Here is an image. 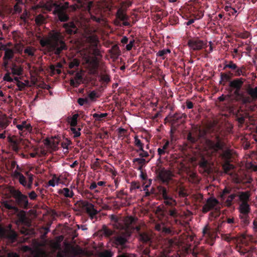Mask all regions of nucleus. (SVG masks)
I'll return each mask as SVG.
<instances>
[{
	"mask_svg": "<svg viewBox=\"0 0 257 257\" xmlns=\"http://www.w3.org/2000/svg\"><path fill=\"white\" fill-rule=\"evenodd\" d=\"M40 44L44 48L45 54L60 55L61 52L67 49V46L57 32L51 34L50 36L43 38L40 40Z\"/></svg>",
	"mask_w": 257,
	"mask_h": 257,
	"instance_id": "nucleus-1",
	"label": "nucleus"
},
{
	"mask_svg": "<svg viewBox=\"0 0 257 257\" xmlns=\"http://www.w3.org/2000/svg\"><path fill=\"white\" fill-rule=\"evenodd\" d=\"M208 148L213 152L218 153L221 151L220 155L225 162L229 161L231 157L230 150L226 149V144L218 136L215 137V140H208L206 141Z\"/></svg>",
	"mask_w": 257,
	"mask_h": 257,
	"instance_id": "nucleus-2",
	"label": "nucleus"
},
{
	"mask_svg": "<svg viewBox=\"0 0 257 257\" xmlns=\"http://www.w3.org/2000/svg\"><path fill=\"white\" fill-rule=\"evenodd\" d=\"M13 200H5L2 202V205L8 210H11L12 215H16L17 219L16 221L17 224L23 223L26 221V212L19 208L16 205L12 204Z\"/></svg>",
	"mask_w": 257,
	"mask_h": 257,
	"instance_id": "nucleus-3",
	"label": "nucleus"
},
{
	"mask_svg": "<svg viewBox=\"0 0 257 257\" xmlns=\"http://www.w3.org/2000/svg\"><path fill=\"white\" fill-rule=\"evenodd\" d=\"M229 69L231 71L232 76L246 77L247 76V69L245 66L242 65L238 66L232 61H225L224 64L223 69Z\"/></svg>",
	"mask_w": 257,
	"mask_h": 257,
	"instance_id": "nucleus-4",
	"label": "nucleus"
},
{
	"mask_svg": "<svg viewBox=\"0 0 257 257\" xmlns=\"http://www.w3.org/2000/svg\"><path fill=\"white\" fill-rule=\"evenodd\" d=\"M10 193L15 199V203L19 207L24 209L29 208V200L26 195L23 194L19 190L14 188L10 189Z\"/></svg>",
	"mask_w": 257,
	"mask_h": 257,
	"instance_id": "nucleus-5",
	"label": "nucleus"
},
{
	"mask_svg": "<svg viewBox=\"0 0 257 257\" xmlns=\"http://www.w3.org/2000/svg\"><path fill=\"white\" fill-rule=\"evenodd\" d=\"M245 80L246 79L244 78L238 77L232 79V80L229 82V86L232 90L235 99L237 101H239L243 94V93L240 92V90Z\"/></svg>",
	"mask_w": 257,
	"mask_h": 257,
	"instance_id": "nucleus-6",
	"label": "nucleus"
},
{
	"mask_svg": "<svg viewBox=\"0 0 257 257\" xmlns=\"http://www.w3.org/2000/svg\"><path fill=\"white\" fill-rule=\"evenodd\" d=\"M18 234L16 231L12 229V225L8 224L7 228L0 224V238L7 239L9 241L13 243L17 239Z\"/></svg>",
	"mask_w": 257,
	"mask_h": 257,
	"instance_id": "nucleus-7",
	"label": "nucleus"
},
{
	"mask_svg": "<svg viewBox=\"0 0 257 257\" xmlns=\"http://www.w3.org/2000/svg\"><path fill=\"white\" fill-rule=\"evenodd\" d=\"M246 92L248 95L246 96L243 93L239 100L242 104L250 103L257 100V86L252 87L249 84L246 87Z\"/></svg>",
	"mask_w": 257,
	"mask_h": 257,
	"instance_id": "nucleus-8",
	"label": "nucleus"
},
{
	"mask_svg": "<svg viewBox=\"0 0 257 257\" xmlns=\"http://www.w3.org/2000/svg\"><path fill=\"white\" fill-rule=\"evenodd\" d=\"M76 5L69 6V3L65 2L64 4H60L55 5L54 14L58 15V16H67V13L76 10Z\"/></svg>",
	"mask_w": 257,
	"mask_h": 257,
	"instance_id": "nucleus-9",
	"label": "nucleus"
},
{
	"mask_svg": "<svg viewBox=\"0 0 257 257\" xmlns=\"http://www.w3.org/2000/svg\"><path fill=\"white\" fill-rule=\"evenodd\" d=\"M157 178L163 183L168 185L173 176L172 172L164 168H159L156 171Z\"/></svg>",
	"mask_w": 257,
	"mask_h": 257,
	"instance_id": "nucleus-10",
	"label": "nucleus"
},
{
	"mask_svg": "<svg viewBox=\"0 0 257 257\" xmlns=\"http://www.w3.org/2000/svg\"><path fill=\"white\" fill-rule=\"evenodd\" d=\"M81 207L88 215L90 219H96V215L99 211L95 208L94 205L87 201H82L80 204Z\"/></svg>",
	"mask_w": 257,
	"mask_h": 257,
	"instance_id": "nucleus-11",
	"label": "nucleus"
},
{
	"mask_svg": "<svg viewBox=\"0 0 257 257\" xmlns=\"http://www.w3.org/2000/svg\"><path fill=\"white\" fill-rule=\"evenodd\" d=\"M235 120L238 122L239 127H242L245 122V119L249 117V113L244 110L239 108L235 113Z\"/></svg>",
	"mask_w": 257,
	"mask_h": 257,
	"instance_id": "nucleus-12",
	"label": "nucleus"
},
{
	"mask_svg": "<svg viewBox=\"0 0 257 257\" xmlns=\"http://www.w3.org/2000/svg\"><path fill=\"white\" fill-rule=\"evenodd\" d=\"M112 243L116 247L123 248L125 247L127 239L126 236L124 234H117L112 238Z\"/></svg>",
	"mask_w": 257,
	"mask_h": 257,
	"instance_id": "nucleus-13",
	"label": "nucleus"
},
{
	"mask_svg": "<svg viewBox=\"0 0 257 257\" xmlns=\"http://www.w3.org/2000/svg\"><path fill=\"white\" fill-rule=\"evenodd\" d=\"M187 44L192 50L199 51L203 49L206 44L198 38H194L189 40Z\"/></svg>",
	"mask_w": 257,
	"mask_h": 257,
	"instance_id": "nucleus-14",
	"label": "nucleus"
},
{
	"mask_svg": "<svg viewBox=\"0 0 257 257\" xmlns=\"http://www.w3.org/2000/svg\"><path fill=\"white\" fill-rule=\"evenodd\" d=\"M219 203V201L214 197L208 198L206 203L203 205L202 211L203 213H206L212 209H213Z\"/></svg>",
	"mask_w": 257,
	"mask_h": 257,
	"instance_id": "nucleus-15",
	"label": "nucleus"
},
{
	"mask_svg": "<svg viewBox=\"0 0 257 257\" xmlns=\"http://www.w3.org/2000/svg\"><path fill=\"white\" fill-rule=\"evenodd\" d=\"M74 18H75L74 20L76 21V24L73 22H70L64 24V27L66 29V32L70 35L76 34L78 31L77 26L81 25L78 20V17Z\"/></svg>",
	"mask_w": 257,
	"mask_h": 257,
	"instance_id": "nucleus-16",
	"label": "nucleus"
},
{
	"mask_svg": "<svg viewBox=\"0 0 257 257\" xmlns=\"http://www.w3.org/2000/svg\"><path fill=\"white\" fill-rule=\"evenodd\" d=\"M202 233L204 236H206L213 240L217 236V233L220 232L215 228L213 229L206 225L203 229Z\"/></svg>",
	"mask_w": 257,
	"mask_h": 257,
	"instance_id": "nucleus-17",
	"label": "nucleus"
},
{
	"mask_svg": "<svg viewBox=\"0 0 257 257\" xmlns=\"http://www.w3.org/2000/svg\"><path fill=\"white\" fill-rule=\"evenodd\" d=\"M100 73L99 75L100 81L102 83L107 84L110 81V76L104 65H102L100 67Z\"/></svg>",
	"mask_w": 257,
	"mask_h": 257,
	"instance_id": "nucleus-18",
	"label": "nucleus"
},
{
	"mask_svg": "<svg viewBox=\"0 0 257 257\" xmlns=\"http://www.w3.org/2000/svg\"><path fill=\"white\" fill-rule=\"evenodd\" d=\"M86 41L88 43L90 44V45L94 47H95L94 50H93V54L96 56H99L100 55V52L96 48L97 46V44L98 42V40L97 39V38L95 35H90L88 36L86 38Z\"/></svg>",
	"mask_w": 257,
	"mask_h": 257,
	"instance_id": "nucleus-19",
	"label": "nucleus"
},
{
	"mask_svg": "<svg viewBox=\"0 0 257 257\" xmlns=\"http://www.w3.org/2000/svg\"><path fill=\"white\" fill-rule=\"evenodd\" d=\"M187 115L185 113L176 112L171 117V121L173 123H182L185 121Z\"/></svg>",
	"mask_w": 257,
	"mask_h": 257,
	"instance_id": "nucleus-20",
	"label": "nucleus"
},
{
	"mask_svg": "<svg viewBox=\"0 0 257 257\" xmlns=\"http://www.w3.org/2000/svg\"><path fill=\"white\" fill-rule=\"evenodd\" d=\"M136 229L137 232H138L139 239L141 241L146 243L150 242L151 238L150 236L147 232L141 231V228L140 226H137Z\"/></svg>",
	"mask_w": 257,
	"mask_h": 257,
	"instance_id": "nucleus-21",
	"label": "nucleus"
},
{
	"mask_svg": "<svg viewBox=\"0 0 257 257\" xmlns=\"http://www.w3.org/2000/svg\"><path fill=\"white\" fill-rule=\"evenodd\" d=\"M162 198L164 200L163 203L167 206L174 207L177 204L176 201L169 194V193L165 194Z\"/></svg>",
	"mask_w": 257,
	"mask_h": 257,
	"instance_id": "nucleus-22",
	"label": "nucleus"
},
{
	"mask_svg": "<svg viewBox=\"0 0 257 257\" xmlns=\"http://www.w3.org/2000/svg\"><path fill=\"white\" fill-rule=\"evenodd\" d=\"M17 127L20 131L22 132V133H25L26 134L32 130V126L31 124L27 123L26 121H23L21 124H18Z\"/></svg>",
	"mask_w": 257,
	"mask_h": 257,
	"instance_id": "nucleus-23",
	"label": "nucleus"
},
{
	"mask_svg": "<svg viewBox=\"0 0 257 257\" xmlns=\"http://www.w3.org/2000/svg\"><path fill=\"white\" fill-rule=\"evenodd\" d=\"M237 194L241 203H248L250 196L249 191L239 192Z\"/></svg>",
	"mask_w": 257,
	"mask_h": 257,
	"instance_id": "nucleus-24",
	"label": "nucleus"
},
{
	"mask_svg": "<svg viewBox=\"0 0 257 257\" xmlns=\"http://www.w3.org/2000/svg\"><path fill=\"white\" fill-rule=\"evenodd\" d=\"M12 73L14 75L20 76L22 74L23 69L19 65H17L15 63H13L11 67Z\"/></svg>",
	"mask_w": 257,
	"mask_h": 257,
	"instance_id": "nucleus-25",
	"label": "nucleus"
},
{
	"mask_svg": "<svg viewBox=\"0 0 257 257\" xmlns=\"http://www.w3.org/2000/svg\"><path fill=\"white\" fill-rule=\"evenodd\" d=\"M149 160L146 161L145 159L141 158H135L133 160V162L134 163H137L138 167H136V168L139 170H141L143 167H144L149 162Z\"/></svg>",
	"mask_w": 257,
	"mask_h": 257,
	"instance_id": "nucleus-26",
	"label": "nucleus"
},
{
	"mask_svg": "<svg viewBox=\"0 0 257 257\" xmlns=\"http://www.w3.org/2000/svg\"><path fill=\"white\" fill-rule=\"evenodd\" d=\"M2 47L4 48L5 51V55L3 57L4 60H11L12 59L14 56V51L11 49L7 48L5 45H3Z\"/></svg>",
	"mask_w": 257,
	"mask_h": 257,
	"instance_id": "nucleus-27",
	"label": "nucleus"
},
{
	"mask_svg": "<svg viewBox=\"0 0 257 257\" xmlns=\"http://www.w3.org/2000/svg\"><path fill=\"white\" fill-rule=\"evenodd\" d=\"M239 214H248L250 212V207L248 203H241L239 206Z\"/></svg>",
	"mask_w": 257,
	"mask_h": 257,
	"instance_id": "nucleus-28",
	"label": "nucleus"
},
{
	"mask_svg": "<svg viewBox=\"0 0 257 257\" xmlns=\"http://www.w3.org/2000/svg\"><path fill=\"white\" fill-rule=\"evenodd\" d=\"M199 167L202 168L203 170L207 173L210 171V166L208 161L202 158L199 163Z\"/></svg>",
	"mask_w": 257,
	"mask_h": 257,
	"instance_id": "nucleus-29",
	"label": "nucleus"
},
{
	"mask_svg": "<svg viewBox=\"0 0 257 257\" xmlns=\"http://www.w3.org/2000/svg\"><path fill=\"white\" fill-rule=\"evenodd\" d=\"M58 193L60 194H63L67 198H72L74 195L73 191L68 188H64L62 189L59 190Z\"/></svg>",
	"mask_w": 257,
	"mask_h": 257,
	"instance_id": "nucleus-30",
	"label": "nucleus"
},
{
	"mask_svg": "<svg viewBox=\"0 0 257 257\" xmlns=\"http://www.w3.org/2000/svg\"><path fill=\"white\" fill-rule=\"evenodd\" d=\"M110 219L111 222L113 223V226L117 229L121 227L122 225L121 224L120 221V219L115 215H111L110 216Z\"/></svg>",
	"mask_w": 257,
	"mask_h": 257,
	"instance_id": "nucleus-31",
	"label": "nucleus"
},
{
	"mask_svg": "<svg viewBox=\"0 0 257 257\" xmlns=\"http://www.w3.org/2000/svg\"><path fill=\"white\" fill-rule=\"evenodd\" d=\"M254 248L253 246H249L246 247H242L240 249V252L242 254L247 253L246 257H251L253 252Z\"/></svg>",
	"mask_w": 257,
	"mask_h": 257,
	"instance_id": "nucleus-32",
	"label": "nucleus"
},
{
	"mask_svg": "<svg viewBox=\"0 0 257 257\" xmlns=\"http://www.w3.org/2000/svg\"><path fill=\"white\" fill-rule=\"evenodd\" d=\"M79 117L78 113L74 114L71 117H68V122L70 124L71 127H76L77 125V119Z\"/></svg>",
	"mask_w": 257,
	"mask_h": 257,
	"instance_id": "nucleus-33",
	"label": "nucleus"
},
{
	"mask_svg": "<svg viewBox=\"0 0 257 257\" xmlns=\"http://www.w3.org/2000/svg\"><path fill=\"white\" fill-rule=\"evenodd\" d=\"M101 235H104L105 237H109L113 234V231L104 225H103L101 229L99 230Z\"/></svg>",
	"mask_w": 257,
	"mask_h": 257,
	"instance_id": "nucleus-34",
	"label": "nucleus"
},
{
	"mask_svg": "<svg viewBox=\"0 0 257 257\" xmlns=\"http://www.w3.org/2000/svg\"><path fill=\"white\" fill-rule=\"evenodd\" d=\"M234 168V166L229 163V161L225 162L222 165V169L225 173L229 174L230 171Z\"/></svg>",
	"mask_w": 257,
	"mask_h": 257,
	"instance_id": "nucleus-35",
	"label": "nucleus"
},
{
	"mask_svg": "<svg viewBox=\"0 0 257 257\" xmlns=\"http://www.w3.org/2000/svg\"><path fill=\"white\" fill-rule=\"evenodd\" d=\"M241 224L242 226H247L249 223V217L248 214H239Z\"/></svg>",
	"mask_w": 257,
	"mask_h": 257,
	"instance_id": "nucleus-36",
	"label": "nucleus"
},
{
	"mask_svg": "<svg viewBox=\"0 0 257 257\" xmlns=\"http://www.w3.org/2000/svg\"><path fill=\"white\" fill-rule=\"evenodd\" d=\"M88 62L89 63L90 68H99V61L96 57H93L90 60H88Z\"/></svg>",
	"mask_w": 257,
	"mask_h": 257,
	"instance_id": "nucleus-37",
	"label": "nucleus"
},
{
	"mask_svg": "<svg viewBox=\"0 0 257 257\" xmlns=\"http://www.w3.org/2000/svg\"><path fill=\"white\" fill-rule=\"evenodd\" d=\"M107 116V113H95L92 114V116L95 118V121H100L103 120Z\"/></svg>",
	"mask_w": 257,
	"mask_h": 257,
	"instance_id": "nucleus-38",
	"label": "nucleus"
},
{
	"mask_svg": "<svg viewBox=\"0 0 257 257\" xmlns=\"http://www.w3.org/2000/svg\"><path fill=\"white\" fill-rule=\"evenodd\" d=\"M26 175L27 176V178L28 179V189H31L32 188V184L33 183L34 180V175L31 173H30L29 172H26Z\"/></svg>",
	"mask_w": 257,
	"mask_h": 257,
	"instance_id": "nucleus-39",
	"label": "nucleus"
},
{
	"mask_svg": "<svg viewBox=\"0 0 257 257\" xmlns=\"http://www.w3.org/2000/svg\"><path fill=\"white\" fill-rule=\"evenodd\" d=\"M135 145L138 148V149L136 150L137 153H139L140 150H142V148H144V144L142 143L138 136L135 137Z\"/></svg>",
	"mask_w": 257,
	"mask_h": 257,
	"instance_id": "nucleus-40",
	"label": "nucleus"
},
{
	"mask_svg": "<svg viewBox=\"0 0 257 257\" xmlns=\"http://www.w3.org/2000/svg\"><path fill=\"white\" fill-rule=\"evenodd\" d=\"M120 53L118 47L116 45L113 46L111 50L112 57L117 58Z\"/></svg>",
	"mask_w": 257,
	"mask_h": 257,
	"instance_id": "nucleus-41",
	"label": "nucleus"
},
{
	"mask_svg": "<svg viewBox=\"0 0 257 257\" xmlns=\"http://www.w3.org/2000/svg\"><path fill=\"white\" fill-rule=\"evenodd\" d=\"M226 222L231 224L232 227H237L238 225V220L234 217H227L226 220Z\"/></svg>",
	"mask_w": 257,
	"mask_h": 257,
	"instance_id": "nucleus-42",
	"label": "nucleus"
},
{
	"mask_svg": "<svg viewBox=\"0 0 257 257\" xmlns=\"http://www.w3.org/2000/svg\"><path fill=\"white\" fill-rule=\"evenodd\" d=\"M170 52L171 51L169 49H163L161 50H159L157 52V56L161 57L163 59H164L166 57V55L167 54L170 53Z\"/></svg>",
	"mask_w": 257,
	"mask_h": 257,
	"instance_id": "nucleus-43",
	"label": "nucleus"
},
{
	"mask_svg": "<svg viewBox=\"0 0 257 257\" xmlns=\"http://www.w3.org/2000/svg\"><path fill=\"white\" fill-rule=\"evenodd\" d=\"M113 253L110 250H104L99 253V257H112Z\"/></svg>",
	"mask_w": 257,
	"mask_h": 257,
	"instance_id": "nucleus-44",
	"label": "nucleus"
},
{
	"mask_svg": "<svg viewBox=\"0 0 257 257\" xmlns=\"http://www.w3.org/2000/svg\"><path fill=\"white\" fill-rule=\"evenodd\" d=\"M158 193L160 196L162 197L165 194L169 193V190L165 187L162 186H159L158 187Z\"/></svg>",
	"mask_w": 257,
	"mask_h": 257,
	"instance_id": "nucleus-45",
	"label": "nucleus"
},
{
	"mask_svg": "<svg viewBox=\"0 0 257 257\" xmlns=\"http://www.w3.org/2000/svg\"><path fill=\"white\" fill-rule=\"evenodd\" d=\"M60 182V179L57 177L56 175H54L52 179L48 181V185L49 186L54 187L55 186L56 182L58 184Z\"/></svg>",
	"mask_w": 257,
	"mask_h": 257,
	"instance_id": "nucleus-46",
	"label": "nucleus"
},
{
	"mask_svg": "<svg viewBox=\"0 0 257 257\" xmlns=\"http://www.w3.org/2000/svg\"><path fill=\"white\" fill-rule=\"evenodd\" d=\"M70 130L74 135V138L79 137L81 135V133L80 132L81 128L79 127L77 128H76L75 127H71Z\"/></svg>",
	"mask_w": 257,
	"mask_h": 257,
	"instance_id": "nucleus-47",
	"label": "nucleus"
},
{
	"mask_svg": "<svg viewBox=\"0 0 257 257\" xmlns=\"http://www.w3.org/2000/svg\"><path fill=\"white\" fill-rule=\"evenodd\" d=\"M220 79H221V81H224L225 82H227V81H231L230 79H231V76L227 74V73H221L220 74Z\"/></svg>",
	"mask_w": 257,
	"mask_h": 257,
	"instance_id": "nucleus-48",
	"label": "nucleus"
},
{
	"mask_svg": "<svg viewBox=\"0 0 257 257\" xmlns=\"http://www.w3.org/2000/svg\"><path fill=\"white\" fill-rule=\"evenodd\" d=\"M35 49L32 47H27L25 50H24V53L26 54H27L29 56L32 57L34 56V52H35Z\"/></svg>",
	"mask_w": 257,
	"mask_h": 257,
	"instance_id": "nucleus-49",
	"label": "nucleus"
},
{
	"mask_svg": "<svg viewBox=\"0 0 257 257\" xmlns=\"http://www.w3.org/2000/svg\"><path fill=\"white\" fill-rule=\"evenodd\" d=\"M90 190H94L95 193H99L101 191V188L100 187H97V184L95 182H93L91 183L89 187Z\"/></svg>",
	"mask_w": 257,
	"mask_h": 257,
	"instance_id": "nucleus-50",
	"label": "nucleus"
},
{
	"mask_svg": "<svg viewBox=\"0 0 257 257\" xmlns=\"http://www.w3.org/2000/svg\"><path fill=\"white\" fill-rule=\"evenodd\" d=\"M19 183L24 187H26L28 189V183L27 178L23 175H22L19 179Z\"/></svg>",
	"mask_w": 257,
	"mask_h": 257,
	"instance_id": "nucleus-51",
	"label": "nucleus"
},
{
	"mask_svg": "<svg viewBox=\"0 0 257 257\" xmlns=\"http://www.w3.org/2000/svg\"><path fill=\"white\" fill-rule=\"evenodd\" d=\"M174 207H171L172 208L168 210V214L172 217H176L178 216V212Z\"/></svg>",
	"mask_w": 257,
	"mask_h": 257,
	"instance_id": "nucleus-52",
	"label": "nucleus"
},
{
	"mask_svg": "<svg viewBox=\"0 0 257 257\" xmlns=\"http://www.w3.org/2000/svg\"><path fill=\"white\" fill-rule=\"evenodd\" d=\"M79 61L78 60L74 59L69 63V68L70 69H72L76 67H78L79 65Z\"/></svg>",
	"mask_w": 257,
	"mask_h": 257,
	"instance_id": "nucleus-53",
	"label": "nucleus"
},
{
	"mask_svg": "<svg viewBox=\"0 0 257 257\" xmlns=\"http://www.w3.org/2000/svg\"><path fill=\"white\" fill-rule=\"evenodd\" d=\"M99 97V95L94 90L91 91L88 94V97L91 101H94L96 98H98Z\"/></svg>",
	"mask_w": 257,
	"mask_h": 257,
	"instance_id": "nucleus-54",
	"label": "nucleus"
},
{
	"mask_svg": "<svg viewBox=\"0 0 257 257\" xmlns=\"http://www.w3.org/2000/svg\"><path fill=\"white\" fill-rule=\"evenodd\" d=\"M71 252L74 255H78L81 253L82 249L79 246H77V247H72Z\"/></svg>",
	"mask_w": 257,
	"mask_h": 257,
	"instance_id": "nucleus-55",
	"label": "nucleus"
},
{
	"mask_svg": "<svg viewBox=\"0 0 257 257\" xmlns=\"http://www.w3.org/2000/svg\"><path fill=\"white\" fill-rule=\"evenodd\" d=\"M220 215V210L219 209L215 208L213 211L210 213V216L211 217L216 218Z\"/></svg>",
	"mask_w": 257,
	"mask_h": 257,
	"instance_id": "nucleus-56",
	"label": "nucleus"
},
{
	"mask_svg": "<svg viewBox=\"0 0 257 257\" xmlns=\"http://www.w3.org/2000/svg\"><path fill=\"white\" fill-rule=\"evenodd\" d=\"M237 196V194H232L228 196V198L226 200V202L228 205H230L231 204L232 201L235 199L236 197Z\"/></svg>",
	"mask_w": 257,
	"mask_h": 257,
	"instance_id": "nucleus-57",
	"label": "nucleus"
},
{
	"mask_svg": "<svg viewBox=\"0 0 257 257\" xmlns=\"http://www.w3.org/2000/svg\"><path fill=\"white\" fill-rule=\"evenodd\" d=\"M187 140L192 143H195L197 141V138L193 137L191 133H189L187 135Z\"/></svg>",
	"mask_w": 257,
	"mask_h": 257,
	"instance_id": "nucleus-58",
	"label": "nucleus"
},
{
	"mask_svg": "<svg viewBox=\"0 0 257 257\" xmlns=\"http://www.w3.org/2000/svg\"><path fill=\"white\" fill-rule=\"evenodd\" d=\"M139 152H140V153L139 154V156L141 158H147L149 156V153L147 151H145L144 150V148H142V150H140Z\"/></svg>",
	"mask_w": 257,
	"mask_h": 257,
	"instance_id": "nucleus-59",
	"label": "nucleus"
},
{
	"mask_svg": "<svg viewBox=\"0 0 257 257\" xmlns=\"http://www.w3.org/2000/svg\"><path fill=\"white\" fill-rule=\"evenodd\" d=\"M178 195L179 197L182 198L186 197L188 196L187 193L185 192V190L183 188H181L179 190Z\"/></svg>",
	"mask_w": 257,
	"mask_h": 257,
	"instance_id": "nucleus-60",
	"label": "nucleus"
},
{
	"mask_svg": "<svg viewBox=\"0 0 257 257\" xmlns=\"http://www.w3.org/2000/svg\"><path fill=\"white\" fill-rule=\"evenodd\" d=\"M17 86L18 87L19 90L22 91L25 88L26 85L25 83L20 81L17 83Z\"/></svg>",
	"mask_w": 257,
	"mask_h": 257,
	"instance_id": "nucleus-61",
	"label": "nucleus"
},
{
	"mask_svg": "<svg viewBox=\"0 0 257 257\" xmlns=\"http://www.w3.org/2000/svg\"><path fill=\"white\" fill-rule=\"evenodd\" d=\"M14 12L13 14H18L21 12L22 7L18 4H16L14 6Z\"/></svg>",
	"mask_w": 257,
	"mask_h": 257,
	"instance_id": "nucleus-62",
	"label": "nucleus"
},
{
	"mask_svg": "<svg viewBox=\"0 0 257 257\" xmlns=\"http://www.w3.org/2000/svg\"><path fill=\"white\" fill-rule=\"evenodd\" d=\"M4 80L8 82H13L14 79L10 76V73L7 72L4 76Z\"/></svg>",
	"mask_w": 257,
	"mask_h": 257,
	"instance_id": "nucleus-63",
	"label": "nucleus"
},
{
	"mask_svg": "<svg viewBox=\"0 0 257 257\" xmlns=\"http://www.w3.org/2000/svg\"><path fill=\"white\" fill-rule=\"evenodd\" d=\"M124 6H122L121 8L119 9L117 11V16H125V14L124 13Z\"/></svg>",
	"mask_w": 257,
	"mask_h": 257,
	"instance_id": "nucleus-64",
	"label": "nucleus"
}]
</instances>
